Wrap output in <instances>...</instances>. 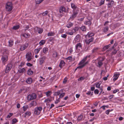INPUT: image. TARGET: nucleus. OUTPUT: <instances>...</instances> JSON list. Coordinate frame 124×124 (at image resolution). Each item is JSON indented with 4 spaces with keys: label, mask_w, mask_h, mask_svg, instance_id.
I'll return each instance as SVG.
<instances>
[{
    "label": "nucleus",
    "mask_w": 124,
    "mask_h": 124,
    "mask_svg": "<svg viewBox=\"0 0 124 124\" xmlns=\"http://www.w3.org/2000/svg\"><path fill=\"white\" fill-rule=\"evenodd\" d=\"M66 59L67 60H71L72 59V57L71 56H70L66 58Z\"/></svg>",
    "instance_id": "nucleus-60"
},
{
    "label": "nucleus",
    "mask_w": 124,
    "mask_h": 124,
    "mask_svg": "<svg viewBox=\"0 0 124 124\" xmlns=\"http://www.w3.org/2000/svg\"><path fill=\"white\" fill-rule=\"evenodd\" d=\"M99 48L98 47H95L94 49L92 50V52L93 53H94L95 52H97Z\"/></svg>",
    "instance_id": "nucleus-26"
},
{
    "label": "nucleus",
    "mask_w": 124,
    "mask_h": 124,
    "mask_svg": "<svg viewBox=\"0 0 124 124\" xmlns=\"http://www.w3.org/2000/svg\"><path fill=\"white\" fill-rule=\"evenodd\" d=\"M28 108V107L26 106H23V110L24 111H26V109H27V108Z\"/></svg>",
    "instance_id": "nucleus-56"
},
{
    "label": "nucleus",
    "mask_w": 124,
    "mask_h": 124,
    "mask_svg": "<svg viewBox=\"0 0 124 124\" xmlns=\"http://www.w3.org/2000/svg\"><path fill=\"white\" fill-rule=\"evenodd\" d=\"M13 114L10 113L9 115H8L7 116V118H9L13 115Z\"/></svg>",
    "instance_id": "nucleus-47"
},
{
    "label": "nucleus",
    "mask_w": 124,
    "mask_h": 124,
    "mask_svg": "<svg viewBox=\"0 0 124 124\" xmlns=\"http://www.w3.org/2000/svg\"><path fill=\"white\" fill-rule=\"evenodd\" d=\"M26 82L28 84H30L32 82V79L30 78H28L26 80Z\"/></svg>",
    "instance_id": "nucleus-13"
},
{
    "label": "nucleus",
    "mask_w": 124,
    "mask_h": 124,
    "mask_svg": "<svg viewBox=\"0 0 124 124\" xmlns=\"http://www.w3.org/2000/svg\"><path fill=\"white\" fill-rule=\"evenodd\" d=\"M33 72L32 70L31 69L28 70L27 71V73L29 75H32L33 73Z\"/></svg>",
    "instance_id": "nucleus-15"
},
{
    "label": "nucleus",
    "mask_w": 124,
    "mask_h": 124,
    "mask_svg": "<svg viewBox=\"0 0 124 124\" xmlns=\"http://www.w3.org/2000/svg\"><path fill=\"white\" fill-rule=\"evenodd\" d=\"M8 46L10 47L12 46L13 45L14 43V41L11 40H10L8 41Z\"/></svg>",
    "instance_id": "nucleus-21"
},
{
    "label": "nucleus",
    "mask_w": 124,
    "mask_h": 124,
    "mask_svg": "<svg viewBox=\"0 0 124 124\" xmlns=\"http://www.w3.org/2000/svg\"><path fill=\"white\" fill-rule=\"evenodd\" d=\"M104 60V59L102 58H99L98 59V61H101L102 62Z\"/></svg>",
    "instance_id": "nucleus-59"
},
{
    "label": "nucleus",
    "mask_w": 124,
    "mask_h": 124,
    "mask_svg": "<svg viewBox=\"0 0 124 124\" xmlns=\"http://www.w3.org/2000/svg\"><path fill=\"white\" fill-rule=\"evenodd\" d=\"M87 19H88V21H91L92 20V18L90 16H88L87 17Z\"/></svg>",
    "instance_id": "nucleus-64"
},
{
    "label": "nucleus",
    "mask_w": 124,
    "mask_h": 124,
    "mask_svg": "<svg viewBox=\"0 0 124 124\" xmlns=\"http://www.w3.org/2000/svg\"><path fill=\"white\" fill-rule=\"evenodd\" d=\"M48 51V48L47 47H44L43 48V52L45 54Z\"/></svg>",
    "instance_id": "nucleus-32"
},
{
    "label": "nucleus",
    "mask_w": 124,
    "mask_h": 124,
    "mask_svg": "<svg viewBox=\"0 0 124 124\" xmlns=\"http://www.w3.org/2000/svg\"><path fill=\"white\" fill-rule=\"evenodd\" d=\"M61 36L63 38H66L67 37V35L65 34H62L61 35Z\"/></svg>",
    "instance_id": "nucleus-55"
},
{
    "label": "nucleus",
    "mask_w": 124,
    "mask_h": 124,
    "mask_svg": "<svg viewBox=\"0 0 124 124\" xmlns=\"http://www.w3.org/2000/svg\"><path fill=\"white\" fill-rule=\"evenodd\" d=\"M37 97L36 94L32 93L31 94L28 95L27 96V99L28 100L31 101L35 99Z\"/></svg>",
    "instance_id": "nucleus-4"
},
{
    "label": "nucleus",
    "mask_w": 124,
    "mask_h": 124,
    "mask_svg": "<svg viewBox=\"0 0 124 124\" xmlns=\"http://www.w3.org/2000/svg\"><path fill=\"white\" fill-rule=\"evenodd\" d=\"M81 39L80 35L79 34H77L75 37L74 39L76 43L80 41Z\"/></svg>",
    "instance_id": "nucleus-8"
},
{
    "label": "nucleus",
    "mask_w": 124,
    "mask_h": 124,
    "mask_svg": "<svg viewBox=\"0 0 124 124\" xmlns=\"http://www.w3.org/2000/svg\"><path fill=\"white\" fill-rule=\"evenodd\" d=\"M60 91L55 92L54 93V94L56 96L59 95L60 93Z\"/></svg>",
    "instance_id": "nucleus-49"
},
{
    "label": "nucleus",
    "mask_w": 124,
    "mask_h": 124,
    "mask_svg": "<svg viewBox=\"0 0 124 124\" xmlns=\"http://www.w3.org/2000/svg\"><path fill=\"white\" fill-rule=\"evenodd\" d=\"M80 29L83 31H86V28L85 26H82L80 27Z\"/></svg>",
    "instance_id": "nucleus-38"
},
{
    "label": "nucleus",
    "mask_w": 124,
    "mask_h": 124,
    "mask_svg": "<svg viewBox=\"0 0 124 124\" xmlns=\"http://www.w3.org/2000/svg\"><path fill=\"white\" fill-rule=\"evenodd\" d=\"M45 42L46 41L45 40H42L39 42V44L40 45H43Z\"/></svg>",
    "instance_id": "nucleus-34"
},
{
    "label": "nucleus",
    "mask_w": 124,
    "mask_h": 124,
    "mask_svg": "<svg viewBox=\"0 0 124 124\" xmlns=\"http://www.w3.org/2000/svg\"><path fill=\"white\" fill-rule=\"evenodd\" d=\"M28 43H25L24 44L22 45L20 48L21 51H23L28 46Z\"/></svg>",
    "instance_id": "nucleus-6"
},
{
    "label": "nucleus",
    "mask_w": 124,
    "mask_h": 124,
    "mask_svg": "<svg viewBox=\"0 0 124 124\" xmlns=\"http://www.w3.org/2000/svg\"><path fill=\"white\" fill-rule=\"evenodd\" d=\"M32 54L31 52H28L27 53L26 55V58L28 62L30 61L32 59Z\"/></svg>",
    "instance_id": "nucleus-5"
},
{
    "label": "nucleus",
    "mask_w": 124,
    "mask_h": 124,
    "mask_svg": "<svg viewBox=\"0 0 124 124\" xmlns=\"http://www.w3.org/2000/svg\"><path fill=\"white\" fill-rule=\"evenodd\" d=\"M84 23L86 25H90L91 23V22L90 21H86Z\"/></svg>",
    "instance_id": "nucleus-29"
},
{
    "label": "nucleus",
    "mask_w": 124,
    "mask_h": 124,
    "mask_svg": "<svg viewBox=\"0 0 124 124\" xmlns=\"http://www.w3.org/2000/svg\"><path fill=\"white\" fill-rule=\"evenodd\" d=\"M18 122V120L16 118L13 119L12 120V124H14Z\"/></svg>",
    "instance_id": "nucleus-41"
},
{
    "label": "nucleus",
    "mask_w": 124,
    "mask_h": 124,
    "mask_svg": "<svg viewBox=\"0 0 124 124\" xmlns=\"http://www.w3.org/2000/svg\"><path fill=\"white\" fill-rule=\"evenodd\" d=\"M103 64V63L101 61H98V62L97 66L99 67H100Z\"/></svg>",
    "instance_id": "nucleus-39"
},
{
    "label": "nucleus",
    "mask_w": 124,
    "mask_h": 124,
    "mask_svg": "<svg viewBox=\"0 0 124 124\" xmlns=\"http://www.w3.org/2000/svg\"><path fill=\"white\" fill-rule=\"evenodd\" d=\"M59 11L60 13L62 12H66L65 8L63 6H61L59 8Z\"/></svg>",
    "instance_id": "nucleus-12"
},
{
    "label": "nucleus",
    "mask_w": 124,
    "mask_h": 124,
    "mask_svg": "<svg viewBox=\"0 0 124 124\" xmlns=\"http://www.w3.org/2000/svg\"><path fill=\"white\" fill-rule=\"evenodd\" d=\"M120 75L119 74H115L114 75V78H113V80L114 82H115L118 79Z\"/></svg>",
    "instance_id": "nucleus-14"
},
{
    "label": "nucleus",
    "mask_w": 124,
    "mask_h": 124,
    "mask_svg": "<svg viewBox=\"0 0 124 124\" xmlns=\"http://www.w3.org/2000/svg\"><path fill=\"white\" fill-rule=\"evenodd\" d=\"M46 57L45 56H43L42 57L40 58L39 59V64L41 65L43 64L45 60L46 59Z\"/></svg>",
    "instance_id": "nucleus-11"
},
{
    "label": "nucleus",
    "mask_w": 124,
    "mask_h": 124,
    "mask_svg": "<svg viewBox=\"0 0 124 124\" xmlns=\"http://www.w3.org/2000/svg\"><path fill=\"white\" fill-rule=\"evenodd\" d=\"M49 12V11L46 10L45 12L42 13L41 14L43 16H45L47 15Z\"/></svg>",
    "instance_id": "nucleus-33"
},
{
    "label": "nucleus",
    "mask_w": 124,
    "mask_h": 124,
    "mask_svg": "<svg viewBox=\"0 0 124 124\" xmlns=\"http://www.w3.org/2000/svg\"><path fill=\"white\" fill-rule=\"evenodd\" d=\"M108 27H106L104 28L103 30V32H106L108 31Z\"/></svg>",
    "instance_id": "nucleus-45"
},
{
    "label": "nucleus",
    "mask_w": 124,
    "mask_h": 124,
    "mask_svg": "<svg viewBox=\"0 0 124 124\" xmlns=\"http://www.w3.org/2000/svg\"><path fill=\"white\" fill-rule=\"evenodd\" d=\"M51 91H48L46 93V95L47 96H49L51 94Z\"/></svg>",
    "instance_id": "nucleus-48"
},
{
    "label": "nucleus",
    "mask_w": 124,
    "mask_h": 124,
    "mask_svg": "<svg viewBox=\"0 0 124 124\" xmlns=\"http://www.w3.org/2000/svg\"><path fill=\"white\" fill-rule=\"evenodd\" d=\"M108 48V46H107V45L106 46L103 47V51H105V50Z\"/></svg>",
    "instance_id": "nucleus-51"
},
{
    "label": "nucleus",
    "mask_w": 124,
    "mask_h": 124,
    "mask_svg": "<svg viewBox=\"0 0 124 124\" xmlns=\"http://www.w3.org/2000/svg\"><path fill=\"white\" fill-rule=\"evenodd\" d=\"M94 38L93 37H91L88 39H86L85 40V43L87 44H89L91 42H92L93 41Z\"/></svg>",
    "instance_id": "nucleus-10"
},
{
    "label": "nucleus",
    "mask_w": 124,
    "mask_h": 124,
    "mask_svg": "<svg viewBox=\"0 0 124 124\" xmlns=\"http://www.w3.org/2000/svg\"><path fill=\"white\" fill-rule=\"evenodd\" d=\"M36 102L34 101H32L29 104L30 107H31L33 106H35L36 105Z\"/></svg>",
    "instance_id": "nucleus-18"
},
{
    "label": "nucleus",
    "mask_w": 124,
    "mask_h": 124,
    "mask_svg": "<svg viewBox=\"0 0 124 124\" xmlns=\"http://www.w3.org/2000/svg\"><path fill=\"white\" fill-rule=\"evenodd\" d=\"M99 93V90L97 89H95L94 91V93L95 94H98Z\"/></svg>",
    "instance_id": "nucleus-58"
},
{
    "label": "nucleus",
    "mask_w": 124,
    "mask_h": 124,
    "mask_svg": "<svg viewBox=\"0 0 124 124\" xmlns=\"http://www.w3.org/2000/svg\"><path fill=\"white\" fill-rule=\"evenodd\" d=\"M65 93H62L59 96V98L60 99V98H62L64 95H65Z\"/></svg>",
    "instance_id": "nucleus-42"
},
{
    "label": "nucleus",
    "mask_w": 124,
    "mask_h": 124,
    "mask_svg": "<svg viewBox=\"0 0 124 124\" xmlns=\"http://www.w3.org/2000/svg\"><path fill=\"white\" fill-rule=\"evenodd\" d=\"M82 46V45L80 43H79L77 44L76 46V49H78L79 48L81 47Z\"/></svg>",
    "instance_id": "nucleus-22"
},
{
    "label": "nucleus",
    "mask_w": 124,
    "mask_h": 124,
    "mask_svg": "<svg viewBox=\"0 0 124 124\" xmlns=\"http://www.w3.org/2000/svg\"><path fill=\"white\" fill-rule=\"evenodd\" d=\"M31 114V113L29 111H27L25 113L24 117H26L27 116H30Z\"/></svg>",
    "instance_id": "nucleus-25"
},
{
    "label": "nucleus",
    "mask_w": 124,
    "mask_h": 124,
    "mask_svg": "<svg viewBox=\"0 0 124 124\" xmlns=\"http://www.w3.org/2000/svg\"><path fill=\"white\" fill-rule=\"evenodd\" d=\"M78 29L79 28L78 27H75L74 29H73L72 30V31H73L74 33L78 31Z\"/></svg>",
    "instance_id": "nucleus-35"
},
{
    "label": "nucleus",
    "mask_w": 124,
    "mask_h": 124,
    "mask_svg": "<svg viewBox=\"0 0 124 124\" xmlns=\"http://www.w3.org/2000/svg\"><path fill=\"white\" fill-rule=\"evenodd\" d=\"M8 59V57L7 56H4L2 58V61L3 62L6 61Z\"/></svg>",
    "instance_id": "nucleus-20"
},
{
    "label": "nucleus",
    "mask_w": 124,
    "mask_h": 124,
    "mask_svg": "<svg viewBox=\"0 0 124 124\" xmlns=\"http://www.w3.org/2000/svg\"><path fill=\"white\" fill-rule=\"evenodd\" d=\"M84 77H80L79 79H78V81H80L81 80H83L84 79Z\"/></svg>",
    "instance_id": "nucleus-57"
},
{
    "label": "nucleus",
    "mask_w": 124,
    "mask_h": 124,
    "mask_svg": "<svg viewBox=\"0 0 124 124\" xmlns=\"http://www.w3.org/2000/svg\"><path fill=\"white\" fill-rule=\"evenodd\" d=\"M77 14L78 13L77 12H73V13L70 17L69 19L71 21L73 20L76 17Z\"/></svg>",
    "instance_id": "nucleus-9"
},
{
    "label": "nucleus",
    "mask_w": 124,
    "mask_h": 124,
    "mask_svg": "<svg viewBox=\"0 0 124 124\" xmlns=\"http://www.w3.org/2000/svg\"><path fill=\"white\" fill-rule=\"evenodd\" d=\"M42 48L40 47L34 50V52L35 54H38L39 53L40 50Z\"/></svg>",
    "instance_id": "nucleus-23"
},
{
    "label": "nucleus",
    "mask_w": 124,
    "mask_h": 124,
    "mask_svg": "<svg viewBox=\"0 0 124 124\" xmlns=\"http://www.w3.org/2000/svg\"><path fill=\"white\" fill-rule=\"evenodd\" d=\"M94 35V34L92 32H89L88 33L87 35H86V37H88V38H89L90 37L93 36Z\"/></svg>",
    "instance_id": "nucleus-16"
},
{
    "label": "nucleus",
    "mask_w": 124,
    "mask_h": 124,
    "mask_svg": "<svg viewBox=\"0 0 124 124\" xmlns=\"http://www.w3.org/2000/svg\"><path fill=\"white\" fill-rule=\"evenodd\" d=\"M68 80V78H65L64 79L63 81V84H65Z\"/></svg>",
    "instance_id": "nucleus-46"
},
{
    "label": "nucleus",
    "mask_w": 124,
    "mask_h": 124,
    "mask_svg": "<svg viewBox=\"0 0 124 124\" xmlns=\"http://www.w3.org/2000/svg\"><path fill=\"white\" fill-rule=\"evenodd\" d=\"M42 109L41 107H36L35 109L34 113L37 115H39Z\"/></svg>",
    "instance_id": "nucleus-3"
},
{
    "label": "nucleus",
    "mask_w": 124,
    "mask_h": 124,
    "mask_svg": "<svg viewBox=\"0 0 124 124\" xmlns=\"http://www.w3.org/2000/svg\"><path fill=\"white\" fill-rule=\"evenodd\" d=\"M65 65V63L64 61L63 60H62L60 62V64L59 65V66L61 68H62V67Z\"/></svg>",
    "instance_id": "nucleus-17"
},
{
    "label": "nucleus",
    "mask_w": 124,
    "mask_h": 124,
    "mask_svg": "<svg viewBox=\"0 0 124 124\" xmlns=\"http://www.w3.org/2000/svg\"><path fill=\"white\" fill-rule=\"evenodd\" d=\"M105 0H101L100 3V5L103 4L104 3Z\"/></svg>",
    "instance_id": "nucleus-52"
},
{
    "label": "nucleus",
    "mask_w": 124,
    "mask_h": 124,
    "mask_svg": "<svg viewBox=\"0 0 124 124\" xmlns=\"http://www.w3.org/2000/svg\"><path fill=\"white\" fill-rule=\"evenodd\" d=\"M114 3V2L113 1H111L108 4V7L110 8L113 6Z\"/></svg>",
    "instance_id": "nucleus-19"
},
{
    "label": "nucleus",
    "mask_w": 124,
    "mask_h": 124,
    "mask_svg": "<svg viewBox=\"0 0 124 124\" xmlns=\"http://www.w3.org/2000/svg\"><path fill=\"white\" fill-rule=\"evenodd\" d=\"M57 53L55 51L54 52L52 56L53 57L56 58L58 56Z\"/></svg>",
    "instance_id": "nucleus-28"
},
{
    "label": "nucleus",
    "mask_w": 124,
    "mask_h": 124,
    "mask_svg": "<svg viewBox=\"0 0 124 124\" xmlns=\"http://www.w3.org/2000/svg\"><path fill=\"white\" fill-rule=\"evenodd\" d=\"M5 7L7 11H11L13 8L12 3L10 2H7L6 4Z\"/></svg>",
    "instance_id": "nucleus-1"
},
{
    "label": "nucleus",
    "mask_w": 124,
    "mask_h": 124,
    "mask_svg": "<svg viewBox=\"0 0 124 124\" xmlns=\"http://www.w3.org/2000/svg\"><path fill=\"white\" fill-rule=\"evenodd\" d=\"M96 87L98 88H100V84L99 83H98L96 84Z\"/></svg>",
    "instance_id": "nucleus-54"
},
{
    "label": "nucleus",
    "mask_w": 124,
    "mask_h": 124,
    "mask_svg": "<svg viewBox=\"0 0 124 124\" xmlns=\"http://www.w3.org/2000/svg\"><path fill=\"white\" fill-rule=\"evenodd\" d=\"M12 67V65L10 64H8L5 70L6 73L9 72L11 70Z\"/></svg>",
    "instance_id": "nucleus-7"
},
{
    "label": "nucleus",
    "mask_w": 124,
    "mask_h": 124,
    "mask_svg": "<svg viewBox=\"0 0 124 124\" xmlns=\"http://www.w3.org/2000/svg\"><path fill=\"white\" fill-rule=\"evenodd\" d=\"M83 117V116L82 115H80L78 117L77 119L79 121L81 120L82 119Z\"/></svg>",
    "instance_id": "nucleus-44"
},
{
    "label": "nucleus",
    "mask_w": 124,
    "mask_h": 124,
    "mask_svg": "<svg viewBox=\"0 0 124 124\" xmlns=\"http://www.w3.org/2000/svg\"><path fill=\"white\" fill-rule=\"evenodd\" d=\"M22 36L25 38H28L30 37V35L28 34V33H25L23 34L22 35Z\"/></svg>",
    "instance_id": "nucleus-30"
},
{
    "label": "nucleus",
    "mask_w": 124,
    "mask_h": 124,
    "mask_svg": "<svg viewBox=\"0 0 124 124\" xmlns=\"http://www.w3.org/2000/svg\"><path fill=\"white\" fill-rule=\"evenodd\" d=\"M117 53V51L114 49V51L112 52V53L113 54H115Z\"/></svg>",
    "instance_id": "nucleus-61"
},
{
    "label": "nucleus",
    "mask_w": 124,
    "mask_h": 124,
    "mask_svg": "<svg viewBox=\"0 0 124 124\" xmlns=\"http://www.w3.org/2000/svg\"><path fill=\"white\" fill-rule=\"evenodd\" d=\"M51 101V100L49 99H46L44 101V102H47L48 101Z\"/></svg>",
    "instance_id": "nucleus-63"
},
{
    "label": "nucleus",
    "mask_w": 124,
    "mask_h": 124,
    "mask_svg": "<svg viewBox=\"0 0 124 124\" xmlns=\"http://www.w3.org/2000/svg\"><path fill=\"white\" fill-rule=\"evenodd\" d=\"M71 8L73 9H75L77 8L75 4L73 3H72L71 4Z\"/></svg>",
    "instance_id": "nucleus-43"
},
{
    "label": "nucleus",
    "mask_w": 124,
    "mask_h": 124,
    "mask_svg": "<svg viewBox=\"0 0 124 124\" xmlns=\"http://www.w3.org/2000/svg\"><path fill=\"white\" fill-rule=\"evenodd\" d=\"M18 72L20 73H23L25 71V70L24 68H23L21 69H20L18 70Z\"/></svg>",
    "instance_id": "nucleus-27"
},
{
    "label": "nucleus",
    "mask_w": 124,
    "mask_h": 124,
    "mask_svg": "<svg viewBox=\"0 0 124 124\" xmlns=\"http://www.w3.org/2000/svg\"><path fill=\"white\" fill-rule=\"evenodd\" d=\"M44 0H35L36 4H39L41 3Z\"/></svg>",
    "instance_id": "nucleus-31"
},
{
    "label": "nucleus",
    "mask_w": 124,
    "mask_h": 124,
    "mask_svg": "<svg viewBox=\"0 0 124 124\" xmlns=\"http://www.w3.org/2000/svg\"><path fill=\"white\" fill-rule=\"evenodd\" d=\"M60 101V99L58 98V99L56 100V101L55 102V103L57 104Z\"/></svg>",
    "instance_id": "nucleus-50"
},
{
    "label": "nucleus",
    "mask_w": 124,
    "mask_h": 124,
    "mask_svg": "<svg viewBox=\"0 0 124 124\" xmlns=\"http://www.w3.org/2000/svg\"><path fill=\"white\" fill-rule=\"evenodd\" d=\"M73 33H74V32H66V33L68 34V35H72L73 34Z\"/></svg>",
    "instance_id": "nucleus-53"
},
{
    "label": "nucleus",
    "mask_w": 124,
    "mask_h": 124,
    "mask_svg": "<svg viewBox=\"0 0 124 124\" xmlns=\"http://www.w3.org/2000/svg\"><path fill=\"white\" fill-rule=\"evenodd\" d=\"M73 23L71 22H69L66 25V26L68 28H69L72 27L73 25Z\"/></svg>",
    "instance_id": "nucleus-24"
},
{
    "label": "nucleus",
    "mask_w": 124,
    "mask_h": 124,
    "mask_svg": "<svg viewBox=\"0 0 124 124\" xmlns=\"http://www.w3.org/2000/svg\"><path fill=\"white\" fill-rule=\"evenodd\" d=\"M87 56H86L85 58L83 59L79 63V65L77 67V68L78 69H80L82 68L84 66V65H83V63L86 61L87 58Z\"/></svg>",
    "instance_id": "nucleus-2"
},
{
    "label": "nucleus",
    "mask_w": 124,
    "mask_h": 124,
    "mask_svg": "<svg viewBox=\"0 0 124 124\" xmlns=\"http://www.w3.org/2000/svg\"><path fill=\"white\" fill-rule=\"evenodd\" d=\"M29 67H31L32 66V64L30 63H28L26 64Z\"/></svg>",
    "instance_id": "nucleus-62"
},
{
    "label": "nucleus",
    "mask_w": 124,
    "mask_h": 124,
    "mask_svg": "<svg viewBox=\"0 0 124 124\" xmlns=\"http://www.w3.org/2000/svg\"><path fill=\"white\" fill-rule=\"evenodd\" d=\"M19 28L20 26L19 25H17L13 26L12 28V29L16 30L19 29Z\"/></svg>",
    "instance_id": "nucleus-36"
},
{
    "label": "nucleus",
    "mask_w": 124,
    "mask_h": 124,
    "mask_svg": "<svg viewBox=\"0 0 124 124\" xmlns=\"http://www.w3.org/2000/svg\"><path fill=\"white\" fill-rule=\"evenodd\" d=\"M37 30L38 31L39 33H41L43 31V30L39 28H37Z\"/></svg>",
    "instance_id": "nucleus-40"
},
{
    "label": "nucleus",
    "mask_w": 124,
    "mask_h": 124,
    "mask_svg": "<svg viewBox=\"0 0 124 124\" xmlns=\"http://www.w3.org/2000/svg\"><path fill=\"white\" fill-rule=\"evenodd\" d=\"M54 35V32H50L48 33L47 35L48 36H53Z\"/></svg>",
    "instance_id": "nucleus-37"
}]
</instances>
